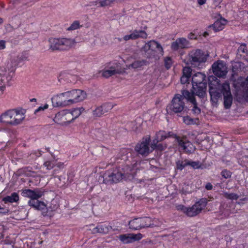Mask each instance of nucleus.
Masks as SVG:
<instances>
[{"mask_svg": "<svg viewBox=\"0 0 248 248\" xmlns=\"http://www.w3.org/2000/svg\"><path fill=\"white\" fill-rule=\"evenodd\" d=\"M45 192V190L42 188H35L33 190L30 189H25L21 190V195L23 197L31 199L28 202V204L36 209L42 212L44 216L46 215L48 209L51 211L56 210L59 204L57 200L53 199L50 202V205L47 208L46 205L43 202L37 200L41 198Z\"/></svg>", "mask_w": 248, "mask_h": 248, "instance_id": "nucleus-1", "label": "nucleus"}, {"mask_svg": "<svg viewBox=\"0 0 248 248\" xmlns=\"http://www.w3.org/2000/svg\"><path fill=\"white\" fill-rule=\"evenodd\" d=\"M141 50L143 51L147 58L158 59L164 54V50L161 45L157 41L152 40L146 43L142 47Z\"/></svg>", "mask_w": 248, "mask_h": 248, "instance_id": "nucleus-2", "label": "nucleus"}, {"mask_svg": "<svg viewBox=\"0 0 248 248\" xmlns=\"http://www.w3.org/2000/svg\"><path fill=\"white\" fill-rule=\"evenodd\" d=\"M25 117L23 109H12L6 111L0 117V121L11 125H17L22 123Z\"/></svg>", "mask_w": 248, "mask_h": 248, "instance_id": "nucleus-3", "label": "nucleus"}, {"mask_svg": "<svg viewBox=\"0 0 248 248\" xmlns=\"http://www.w3.org/2000/svg\"><path fill=\"white\" fill-rule=\"evenodd\" d=\"M208 57V54L201 49H193L187 55L186 63L192 67H198L206 61Z\"/></svg>", "mask_w": 248, "mask_h": 248, "instance_id": "nucleus-4", "label": "nucleus"}, {"mask_svg": "<svg viewBox=\"0 0 248 248\" xmlns=\"http://www.w3.org/2000/svg\"><path fill=\"white\" fill-rule=\"evenodd\" d=\"M182 94H183L182 93ZM185 97L183 94H176L172 98L170 104L167 107V109H169L170 112L176 114H183L186 110V107L184 102Z\"/></svg>", "mask_w": 248, "mask_h": 248, "instance_id": "nucleus-5", "label": "nucleus"}, {"mask_svg": "<svg viewBox=\"0 0 248 248\" xmlns=\"http://www.w3.org/2000/svg\"><path fill=\"white\" fill-rule=\"evenodd\" d=\"M64 98L67 101L68 106L82 101L87 97L86 92L81 90H73L64 93Z\"/></svg>", "mask_w": 248, "mask_h": 248, "instance_id": "nucleus-6", "label": "nucleus"}, {"mask_svg": "<svg viewBox=\"0 0 248 248\" xmlns=\"http://www.w3.org/2000/svg\"><path fill=\"white\" fill-rule=\"evenodd\" d=\"M103 182L106 184L117 183L123 179L121 168L107 171L103 175Z\"/></svg>", "mask_w": 248, "mask_h": 248, "instance_id": "nucleus-7", "label": "nucleus"}, {"mask_svg": "<svg viewBox=\"0 0 248 248\" xmlns=\"http://www.w3.org/2000/svg\"><path fill=\"white\" fill-rule=\"evenodd\" d=\"M152 225V220L148 217L135 218L129 222L130 228L133 230H139L143 228L151 227Z\"/></svg>", "mask_w": 248, "mask_h": 248, "instance_id": "nucleus-8", "label": "nucleus"}, {"mask_svg": "<svg viewBox=\"0 0 248 248\" xmlns=\"http://www.w3.org/2000/svg\"><path fill=\"white\" fill-rule=\"evenodd\" d=\"M208 201L206 198H202L190 207H187L186 215L190 217L197 216L205 208Z\"/></svg>", "mask_w": 248, "mask_h": 248, "instance_id": "nucleus-9", "label": "nucleus"}, {"mask_svg": "<svg viewBox=\"0 0 248 248\" xmlns=\"http://www.w3.org/2000/svg\"><path fill=\"white\" fill-rule=\"evenodd\" d=\"M221 87V92L224 95V106L226 109H228L231 107L232 102L230 85L228 83H224L222 85Z\"/></svg>", "mask_w": 248, "mask_h": 248, "instance_id": "nucleus-10", "label": "nucleus"}, {"mask_svg": "<svg viewBox=\"0 0 248 248\" xmlns=\"http://www.w3.org/2000/svg\"><path fill=\"white\" fill-rule=\"evenodd\" d=\"M150 139L149 138L143 139L142 141L135 146V150L140 154L147 155L154 149L151 150L149 147Z\"/></svg>", "mask_w": 248, "mask_h": 248, "instance_id": "nucleus-11", "label": "nucleus"}, {"mask_svg": "<svg viewBox=\"0 0 248 248\" xmlns=\"http://www.w3.org/2000/svg\"><path fill=\"white\" fill-rule=\"evenodd\" d=\"M213 73L218 77H222L227 73V67L222 61H217L212 65Z\"/></svg>", "mask_w": 248, "mask_h": 248, "instance_id": "nucleus-12", "label": "nucleus"}, {"mask_svg": "<svg viewBox=\"0 0 248 248\" xmlns=\"http://www.w3.org/2000/svg\"><path fill=\"white\" fill-rule=\"evenodd\" d=\"M69 110H64L58 113L55 118V122L64 125L72 122Z\"/></svg>", "mask_w": 248, "mask_h": 248, "instance_id": "nucleus-13", "label": "nucleus"}, {"mask_svg": "<svg viewBox=\"0 0 248 248\" xmlns=\"http://www.w3.org/2000/svg\"><path fill=\"white\" fill-rule=\"evenodd\" d=\"M176 140L179 145L186 153H191L193 152L195 148L194 145L188 141L186 138H182L175 136Z\"/></svg>", "mask_w": 248, "mask_h": 248, "instance_id": "nucleus-14", "label": "nucleus"}, {"mask_svg": "<svg viewBox=\"0 0 248 248\" xmlns=\"http://www.w3.org/2000/svg\"><path fill=\"white\" fill-rule=\"evenodd\" d=\"M114 105L111 103H108L97 107L93 111V115L94 117H100L105 113L110 110Z\"/></svg>", "mask_w": 248, "mask_h": 248, "instance_id": "nucleus-15", "label": "nucleus"}, {"mask_svg": "<svg viewBox=\"0 0 248 248\" xmlns=\"http://www.w3.org/2000/svg\"><path fill=\"white\" fill-rule=\"evenodd\" d=\"M182 93L185 98L193 105L192 109L193 113L196 115L199 114L201 113V109L197 106L193 93H190L187 90H183Z\"/></svg>", "mask_w": 248, "mask_h": 248, "instance_id": "nucleus-16", "label": "nucleus"}, {"mask_svg": "<svg viewBox=\"0 0 248 248\" xmlns=\"http://www.w3.org/2000/svg\"><path fill=\"white\" fill-rule=\"evenodd\" d=\"M148 35L147 33L143 30H134L131 31L130 34L125 35L123 37V40L127 41L129 40H136L139 38L146 39Z\"/></svg>", "mask_w": 248, "mask_h": 248, "instance_id": "nucleus-17", "label": "nucleus"}, {"mask_svg": "<svg viewBox=\"0 0 248 248\" xmlns=\"http://www.w3.org/2000/svg\"><path fill=\"white\" fill-rule=\"evenodd\" d=\"M64 93L53 96L51 102L54 107H64L68 106L66 100L64 98Z\"/></svg>", "mask_w": 248, "mask_h": 248, "instance_id": "nucleus-18", "label": "nucleus"}, {"mask_svg": "<svg viewBox=\"0 0 248 248\" xmlns=\"http://www.w3.org/2000/svg\"><path fill=\"white\" fill-rule=\"evenodd\" d=\"M189 42L185 38H179L173 42L171 45L172 49L177 50L179 48L184 49L187 48L189 47Z\"/></svg>", "mask_w": 248, "mask_h": 248, "instance_id": "nucleus-19", "label": "nucleus"}, {"mask_svg": "<svg viewBox=\"0 0 248 248\" xmlns=\"http://www.w3.org/2000/svg\"><path fill=\"white\" fill-rule=\"evenodd\" d=\"M172 134L171 132H166L164 131H160L158 132L155 135V138L153 140L151 145L152 149H155L156 147V144L158 142L161 141L167 138L171 137Z\"/></svg>", "mask_w": 248, "mask_h": 248, "instance_id": "nucleus-20", "label": "nucleus"}, {"mask_svg": "<svg viewBox=\"0 0 248 248\" xmlns=\"http://www.w3.org/2000/svg\"><path fill=\"white\" fill-rule=\"evenodd\" d=\"M142 237V235L139 233L138 234H125L119 236L120 240L124 243L127 244L132 243L135 241H137L141 239Z\"/></svg>", "mask_w": 248, "mask_h": 248, "instance_id": "nucleus-21", "label": "nucleus"}, {"mask_svg": "<svg viewBox=\"0 0 248 248\" xmlns=\"http://www.w3.org/2000/svg\"><path fill=\"white\" fill-rule=\"evenodd\" d=\"M205 78V75L200 72L196 73L192 76V78L193 86H198L202 84V83H206V82L204 81Z\"/></svg>", "mask_w": 248, "mask_h": 248, "instance_id": "nucleus-22", "label": "nucleus"}, {"mask_svg": "<svg viewBox=\"0 0 248 248\" xmlns=\"http://www.w3.org/2000/svg\"><path fill=\"white\" fill-rule=\"evenodd\" d=\"M12 71L7 70L4 67H0V80L2 82H8L12 77Z\"/></svg>", "mask_w": 248, "mask_h": 248, "instance_id": "nucleus-23", "label": "nucleus"}, {"mask_svg": "<svg viewBox=\"0 0 248 248\" xmlns=\"http://www.w3.org/2000/svg\"><path fill=\"white\" fill-rule=\"evenodd\" d=\"M206 86L207 83H202L198 86H193L195 94L201 98L203 97L206 93Z\"/></svg>", "mask_w": 248, "mask_h": 248, "instance_id": "nucleus-24", "label": "nucleus"}, {"mask_svg": "<svg viewBox=\"0 0 248 248\" xmlns=\"http://www.w3.org/2000/svg\"><path fill=\"white\" fill-rule=\"evenodd\" d=\"M209 93L211 96V101L213 105L216 106L218 102V99L221 97V93L216 88H210Z\"/></svg>", "mask_w": 248, "mask_h": 248, "instance_id": "nucleus-25", "label": "nucleus"}, {"mask_svg": "<svg viewBox=\"0 0 248 248\" xmlns=\"http://www.w3.org/2000/svg\"><path fill=\"white\" fill-rule=\"evenodd\" d=\"M76 43L75 39L62 38L61 50H66L70 48Z\"/></svg>", "mask_w": 248, "mask_h": 248, "instance_id": "nucleus-26", "label": "nucleus"}, {"mask_svg": "<svg viewBox=\"0 0 248 248\" xmlns=\"http://www.w3.org/2000/svg\"><path fill=\"white\" fill-rule=\"evenodd\" d=\"M148 64V62L145 60H138L135 61L132 63L126 65V67L128 69L133 68L136 69L147 65Z\"/></svg>", "mask_w": 248, "mask_h": 248, "instance_id": "nucleus-27", "label": "nucleus"}, {"mask_svg": "<svg viewBox=\"0 0 248 248\" xmlns=\"http://www.w3.org/2000/svg\"><path fill=\"white\" fill-rule=\"evenodd\" d=\"M111 227L106 224H99L93 229V233H107L110 229Z\"/></svg>", "mask_w": 248, "mask_h": 248, "instance_id": "nucleus-28", "label": "nucleus"}, {"mask_svg": "<svg viewBox=\"0 0 248 248\" xmlns=\"http://www.w3.org/2000/svg\"><path fill=\"white\" fill-rule=\"evenodd\" d=\"M50 48L53 50H61L62 38H51L49 40Z\"/></svg>", "mask_w": 248, "mask_h": 248, "instance_id": "nucleus-29", "label": "nucleus"}, {"mask_svg": "<svg viewBox=\"0 0 248 248\" xmlns=\"http://www.w3.org/2000/svg\"><path fill=\"white\" fill-rule=\"evenodd\" d=\"M227 21L223 18L217 20L210 27H212L216 31L222 30L224 26L226 24Z\"/></svg>", "mask_w": 248, "mask_h": 248, "instance_id": "nucleus-30", "label": "nucleus"}, {"mask_svg": "<svg viewBox=\"0 0 248 248\" xmlns=\"http://www.w3.org/2000/svg\"><path fill=\"white\" fill-rule=\"evenodd\" d=\"M101 72L102 76L105 78H108L112 76L121 73L118 70L116 69L113 67H110L109 69L103 70Z\"/></svg>", "mask_w": 248, "mask_h": 248, "instance_id": "nucleus-31", "label": "nucleus"}, {"mask_svg": "<svg viewBox=\"0 0 248 248\" xmlns=\"http://www.w3.org/2000/svg\"><path fill=\"white\" fill-rule=\"evenodd\" d=\"M121 169L122 170L123 179H131L133 178V172L129 166H125Z\"/></svg>", "mask_w": 248, "mask_h": 248, "instance_id": "nucleus-32", "label": "nucleus"}, {"mask_svg": "<svg viewBox=\"0 0 248 248\" xmlns=\"http://www.w3.org/2000/svg\"><path fill=\"white\" fill-rule=\"evenodd\" d=\"M19 200V196L16 192L13 193L10 196H7L3 198L2 201L5 203L16 202Z\"/></svg>", "mask_w": 248, "mask_h": 248, "instance_id": "nucleus-33", "label": "nucleus"}, {"mask_svg": "<svg viewBox=\"0 0 248 248\" xmlns=\"http://www.w3.org/2000/svg\"><path fill=\"white\" fill-rule=\"evenodd\" d=\"M84 110V109L82 108H75L70 111V114H71V118L73 121L78 117L81 114V113Z\"/></svg>", "mask_w": 248, "mask_h": 248, "instance_id": "nucleus-34", "label": "nucleus"}, {"mask_svg": "<svg viewBox=\"0 0 248 248\" xmlns=\"http://www.w3.org/2000/svg\"><path fill=\"white\" fill-rule=\"evenodd\" d=\"M115 0H99L96 1L95 5L99 4V7H106L111 5Z\"/></svg>", "mask_w": 248, "mask_h": 248, "instance_id": "nucleus-35", "label": "nucleus"}, {"mask_svg": "<svg viewBox=\"0 0 248 248\" xmlns=\"http://www.w3.org/2000/svg\"><path fill=\"white\" fill-rule=\"evenodd\" d=\"M188 160H179L176 162L177 169L182 170L185 167L188 166Z\"/></svg>", "mask_w": 248, "mask_h": 248, "instance_id": "nucleus-36", "label": "nucleus"}, {"mask_svg": "<svg viewBox=\"0 0 248 248\" xmlns=\"http://www.w3.org/2000/svg\"><path fill=\"white\" fill-rule=\"evenodd\" d=\"M221 195L225 198L229 200H237L239 196L235 193H228L227 192H223Z\"/></svg>", "mask_w": 248, "mask_h": 248, "instance_id": "nucleus-37", "label": "nucleus"}, {"mask_svg": "<svg viewBox=\"0 0 248 248\" xmlns=\"http://www.w3.org/2000/svg\"><path fill=\"white\" fill-rule=\"evenodd\" d=\"M242 88L244 95L246 99L248 100V76L245 80L242 83Z\"/></svg>", "mask_w": 248, "mask_h": 248, "instance_id": "nucleus-38", "label": "nucleus"}, {"mask_svg": "<svg viewBox=\"0 0 248 248\" xmlns=\"http://www.w3.org/2000/svg\"><path fill=\"white\" fill-rule=\"evenodd\" d=\"M82 26L80 25V23L78 21L76 20L74 21L70 26L67 29L69 31L75 30L79 28Z\"/></svg>", "mask_w": 248, "mask_h": 248, "instance_id": "nucleus-39", "label": "nucleus"}, {"mask_svg": "<svg viewBox=\"0 0 248 248\" xmlns=\"http://www.w3.org/2000/svg\"><path fill=\"white\" fill-rule=\"evenodd\" d=\"M194 169H199L201 167V165L199 161H192L188 160V165Z\"/></svg>", "mask_w": 248, "mask_h": 248, "instance_id": "nucleus-40", "label": "nucleus"}, {"mask_svg": "<svg viewBox=\"0 0 248 248\" xmlns=\"http://www.w3.org/2000/svg\"><path fill=\"white\" fill-rule=\"evenodd\" d=\"M165 66L167 69H169L172 63V60L170 57H167L164 59Z\"/></svg>", "mask_w": 248, "mask_h": 248, "instance_id": "nucleus-41", "label": "nucleus"}, {"mask_svg": "<svg viewBox=\"0 0 248 248\" xmlns=\"http://www.w3.org/2000/svg\"><path fill=\"white\" fill-rule=\"evenodd\" d=\"M191 71V69L190 67H185L183 70V75L190 77Z\"/></svg>", "mask_w": 248, "mask_h": 248, "instance_id": "nucleus-42", "label": "nucleus"}, {"mask_svg": "<svg viewBox=\"0 0 248 248\" xmlns=\"http://www.w3.org/2000/svg\"><path fill=\"white\" fill-rule=\"evenodd\" d=\"M3 248H13V244L12 241L9 242V240H5L3 241Z\"/></svg>", "mask_w": 248, "mask_h": 248, "instance_id": "nucleus-43", "label": "nucleus"}, {"mask_svg": "<svg viewBox=\"0 0 248 248\" xmlns=\"http://www.w3.org/2000/svg\"><path fill=\"white\" fill-rule=\"evenodd\" d=\"M238 52L240 53L245 54L247 52V49L245 44L241 45L238 48Z\"/></svg>", "mask_w": 248, "mask_h": 248, "instance_id": "nucleus-44", "label": "nucleus"}, {"mask_svg": "<svg viewBox=\"0 0 248 248\" xmlns=\"http://www.w3.org/2000/svg\"><path fill=\"white\" fill-rule=\"evenodd\" d=\"M221 174L222 176L225 179H228L231 176V172L230 171L227 170H222Z\"/></svg>", "mask_w": 248, "mask_h": 248, "instance_id": "nucleus-45", "label": "nucleus"}, {"mask_svg": "<svg viewBox=\"0 0 248 248\" xmlns=\"http://www.w3.org/2000/svg\"><path fill=\"white\" fill-rule=\"evenodd\" d=\"M183 120V122L187 125L191 124L193 123V119L188 116L184 117Z\"/></svg>", "mask_w": 248, "mask_h": 248, "instance_id": "nucleus-46", "label": "nucleus"}, {"mask_svg": "<svg viewBox=\"0 0 248 248\" xmlns=\"http://www.w3.org/2000/svg\"><path fill=\"white\" fill-rule=\"evenodd\" d=\"M44 165L47 170H51L53 168L54 164L51 161H47L44 163Z\"/></svg>", "mask_w": 248, "mask_h": 248, "instance_id": "nucleus-47", "label": "nucleus"}, {"mask_svg": "<svg viewBox=\"0 0 248 248\" xmlns=\"http://www.w3.org/2000/svg\"><path fill=\"white\" fill-rule=\"evenodd\" d=\"M177 208L178 210H181L186 215L187 207H185L183 205H179L177 206Z\"/></svg>", "mask_w": 248, "mask_h": 248, "instance_id": "nucleus-48", "label": "nucleus"}, {"mask_svg": "<svg viewBox=\"0 0 248 248\" xmlns=\"http://www.w3.org/2000/svg\"><path fill=\"white\" fill-rule=\"evenodd\" d=\"M190 77L183 75L181 78V82L182 84H185L187 83Z\"/></svg>", "mask_w": 248, "mask_h": 248, "instance_id": "nucleus-49", "label": "nucleus"}, {"mask_svg": "<svg viewBox=\"0 0 248 248\" xmlns=\"http://www.w3.org/2000/svg\"><path fill=\"white\" fill-rule=\"evenodd\" d=\"M6 47V41L3 40H0V50L5 49Z\"/></svg>", "mask_w": 248, "mask_h": 248, "instance_id": "nucleus-50", "label": "nucleus"}, {"mask_svg": "<svg viewBox=\"0 0 248 248\" xmlns=\"http://www.w3.org/2000/svg\"><path fill=\"white\" fill-rule=\"evenodd\" d=\"M48 105L47 104H45L44 105V106L43 107H40L38 108V109H37L35 111V113H36L38 111H39L40 110H43L45 109H46L48 108Z\"/></svg>", "mask_w": 248, "mask_h": 248, "instance_id": "nucleus-51", "label": "nucleus"}, {"mask_svg": "<svg viewBox=\"0 0 248 248\" xmlns=\"http://www.w3.org/2000/svg\"><path fill=\"white\" fill-rule=\"evenodd\" d=\"M205 188L208 190H210L213 188V186L210 183H208L205 185Z\"/></svg>", "mask_w": 248, "mask_h": 248, "instance_id": "nucleus-52", "label": "nucleus"}, {"mask_svg": "<svg viewBox=\"0 0 248 248\" xmlns=\"http://www.w3.org/2000/svg\"><path fill=\"white\" fill-rule=\"evenodd\" d=\"M28 56L26 55V54H23L21 57H20V59L22 61H25V60H27L28 59Z\"/></svg>", "mask_w": 248, "mask_h": 248, "instance_id": "nucleus-53", "label": "nucleus"}, {"mask_svg": "<svg viewBox=\"0 0 248 248\" xmlns=\"http://www.w3.org/2000/svg\"><path fill=\"white\" fill-rule=\"evenodd\" d=\"M206 0H197V2L200 5H203L206 3Z\"/></svg>", "mask_w": 248, "mask_h": 248, "instance_id": "nucleus-54", "label": "nucleus"}, {"mask_svg": "<svg viewBox=\"0 0 248 248\" xmlns=\"http://www.w3.org/2000/svg\"><path fill=\"white\" fill-rule=\"evenodd\" d=\"M157 148L158 150H162L164 149L163 146L161 144H157L156 147L155 148Z\"/></svg>", "mask_w": 248, "mask_h": 248, "instance_id": "nucleus-55", "label": "nucleus"}, {"mask_svg": "<svg viewBox=\"0 0 248 248\" xmlns=\"http://www.w3.org/2000/svg\"><path fill=\"white\" fill-rule=\"evenodd\" d=\"M188 38L190 39H195L196 38V37L195 36V35L192 33H190L189 35H188Z\"/></svg>", "mask_w": 248, "mask_h": 248, "instance_id": "nucleus-56", "label": "nucleus"}, {"mask_svg": "<svg viewBox=\"0 0 248 248\" xmlns=\"http://www.w3.org/2000/svg\"><path fill=\"white\" fill-rule=\"evenodd\" d=\"M57 166L60 168H63V163L59 162V163H57Z\"/></svg>", "mask_w": 248, "mask_h": 248, "instance_id": "nucleus-57", "label": "nucleus"}, {"mask_svg": "<svg viewBox=\"0 0 248 248\" xmlns=\"http://www.w3.org/2000/svg\"><path fill=\"white\" fill-rule=\"evenodd\" d=\"M7 212V211L5 210L3 208L0 207V213H4Z\"/></svg>", "mask_w": 248, "mask_h": 248, "instance_id": "nucleus-58", "label": "nucleus"}, {"mask_svg": "<svg viewBox=\"0 0 248 248\" xmlns=\"http://www.w3.org/2000/svg\"><path fill=\"white\" fill-rule=\"evenodd\" d=\"M3 234L2 233V232H0V240L3 237Z\"/></svg>", "mask_w": 248, "mask_h": 248, "instance_id": "nucleus-59", "label": "nucleus"}, {"mask_svg": "<svg viewBox=\"0 0 248 248\" xmlns=\"http://www.w3.org/2000/svg\"><path fill=\"white\" fill-rule=\"evenodd\" d=\"M3 88H4V87H0V90L1 91H2L3 90Z\"/></svg>", "mask_w": 248, "mask_h": 248, "instance_id": "nucleus-60", "label": "nucleus"}, {"mask_svg": "<svg viewBox=\"0 0 248 248\" xmlns=\"http://www.w3.org/2000/svg\"><path fill=\"white\" fill-rule=\"evenodd\" d=\"M2 22H3L2 19L0 18V23H2Z\"/></svg>", "mask_w": 248, "mask_h": 248, "instance_id": "nucleus-61", "label": "nucleus"}, {"mask_svg": "<svg viewBox=\"0 0 248 248\" xmlns=\"http://www.w3.org/2000/svg\"><path fill=\"white\" fill-rule=\"evenodd\" d=\"M122 40H123V38H118V40H119V41H122Z\"/></svg>", "mask_w": 248, "mask_h": 248, "instance_id": "nucleus-62", "label": "nucleus"}, {"mask_svg": "<svg viewBox=\"0 0 248 248\" xmlns=\"http://www.w3.org/2000/svg\"><path fill=\"white\" fill-rule=\"evenodd\" d=\"M32 100L34 101V100H35V99L34 98Z\"/></svg>", "mask_w": 248, "mask_h": 248, "instance_id": "nucleus-63", "label": "nucleus"}, {"mask_svg": "<svg viewBox=\"0 0 248 248\" xmlns=\"http://www.w3.org/2000/svg\"><path fill=\"white\" fill-rule=\"evenodd\" d=\"M246 60H247V61H248V58H247Z\"/></svg>", "mask_w": 248, "mask_h": 248, "instance_id": "nucleus-64", "label": "nucleus"}]
</instances>
